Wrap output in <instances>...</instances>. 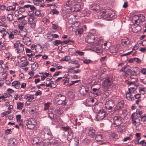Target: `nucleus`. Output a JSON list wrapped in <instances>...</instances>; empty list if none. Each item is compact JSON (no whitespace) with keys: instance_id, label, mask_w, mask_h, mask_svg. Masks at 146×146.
<instances>
[{"instance_id":"obj_1","label":"nucleus","mask_w":146,"mask_h":146,"mask_svg":"<svg viewBox=\"0 0 146 146\" xmlns=\"http://www.w3.org/2000/svg\"><path fill=\"white\" fill-rule=\"evenodd\" d=\"M52 134L49 129L44 128L42 130L40 134V138L43 140L50 141L51 139Z\"/></svg>"},{"instance_id":"obj_2","label":"nucleus","mask_w":146,"mask_h":146,"mask_svg":"<svg viewBox=\"0 0 146 146\" xmlns=\"http://www.w3.org/2000/svg\"><path fill=\"white\" fill-rule=\"evenodd\" d=\"M37 123L35 119L33 118H30L25 121V124L29 129H32L34 128L36 125Z\"/></svg>"},{"instance_id":"obj_3","label":"nucleus","mask_w":146,"mask_h":146,"mask_svg":"<svg viewBox=\"0 0 146 146\" xmlns=\"http://www.w3.org/2000/svg\"><path fill=\"white\" fill-rule=\"evenodd\" d=\"M130 75V78L131 79H137V74L136 72L135 71H132L129 69H128L125 71V75Z\"/></svg>"},{"instance_id":"obj_4","label":"nucleus","mask_w":146,"mask_h":146,"mask_svg":"<svg viewBox=\"0 0 146 146\" xmlns=\"http://www.w3.org/2000/svg\"><path fill=\"white\" fill-rule=\"evenodd\" d=\"M106 113L103 110H100L96 116V119L97 121L101 120L105 117Z\"/></svg>"},{"instance_id":"obj_5","label":"nucleus","mask_w":146,"mask_h":146,"mask_svg":"<svg viewBox=\"0 0 146 146\" xmlns=\"http://www.w3.org/2000/svg\"><path fill=\"white\" fill-rule=\"evenodd\" d=\"M15 48L18 49L20 52H23L24 50V45L21 43L19 40L16 41L15 43L14 44Z\"/></svg>"},{"instance_id":"obj_6","label":"nucleus","mask_w":146,"mask_h":146,"mask_svg":"<svg viewBox=\"0 0 146 146\" xmlns=\"http://www.w3.org/2000/svg\"><path fill=\"white\" fill-rule=\"evenodd\" d=\"M136 16L138 17V18L135 20V23L137 25L141 23H142L143 22H144L145 20V16L143 15L140 14Z\"/></svg>"},{"instance_id":"obj_7","label":"nucleus","mask_w":146,"mask_h":146,"mask_svg":"<svg viewBox=\"0 0 146 146\" xmlns=\"http://www.w3.org/2000/svg\"><path fill=\"white\" fill-rule=\"evenodd\" d=\"M95 38L93 34H91L87 36L85 39V41L88 43H91L94 42L95 40Z\"/></svg>"},{"instance_id":"obj_8","label":"nucleus","mask_w":146,"mask_h":146,"mask_svg":"<svg viewBox=\"0 0 146 146\" xmlns=\"http://www.w3.org/2000/svg\"><path fill=\"white\" fill-rule=\"evenodd\" d=\"M115 105L113 101L110 100L107 101L106 103L105 107L108 110H111Z\"/></svg>"},{"instance_id":"obj_9","label":"nucleus","mask_w":146,"mask_h":146,"mask_svg":"<svg viewBox=\"0 0 146 146\" xmlns=\"http://www.w3.org/2000/svg\"><path fill=\"white\" fill-rule=\"evenodd\" d=\"M113 124L115 125V126L119 125L121 124V120L119 116H115L113 117Z\"/></svg>"},{"instance_id":"obj_10","label":"nucleus","mask_w":146,"mask_h":146,"mask_svg":"<svg viewBox=\"0 0 146 146\" xmlns=\"http://www.w3.org/2000/svg\"><path fill=\"white\" fill-rule=\"evenodd\" d=\"M124 102L123 100H121L119 102L114 108V111H116L118 110H121L123 107Z\"/></svg>"},{"instance_id":"obj_11","label":"nucleus","mask_w":146,"mask_h":146,"mask_svg":"<svg viewBox=\"0 0 146 146\" xmlns=\"http://www.w3.org/2000/svg\"><path fill=\"white\" fill-rule=\"evenodd\" d=\"M56 100L58 104H62L65 100V97L61 94H59L56 97Z\"/></svg>"},{"instance_id":"obj_12","label":"nucleus","mask_w":146,"mask_h":146,"mask_svg":"<svg viewBox=\"0 0 146 146\" xmlns=\"http://www.w3.org/2000/svg\"><path fill=\"white\" fill-rule=\"evenodd\" d=\"M89 91V88L87 87L85 88L84 86L81 87L79 90L80 94L83 96L86 95Z\"/></svg>"},{"instance_id":"obj_13","label":"nucleus","mask_w":146,"mask_h":146,"mask_svg":"<svg viewBox=\"0 0 146 146\" xmlns=\"http://www.w3.org/2000/svg\"><path fill=\"white\" fill-rule=\"evenodd\" d=\"M32 11H29L28 12V14L30 16L28 19V21L29 23L31 25L33 24L34 23V13H31Z\"/></svg>"},{"instance_id":"obj_14","label":"nucleus","mask_w":146,"mask_h":146,"mask_svg":"<svg viewBox=\"0 0 146 146\" xmlns=\"http://www.w3.org/2000/svg\"><path fill=\"white\" fill-rule=\"evenodd\" d=\"M111 80L109 79H106L104 80L102 83V86L104 87L107 88L110 86L112 84Z\"/></svg>"},{"instance_id":"obj_15","label":"nucleus","mask_w":146,"mask_h":146,"mask_svg":"<svg viewBox=\"0 0 146 146\" xmlns=\"http://www.w3.org/2000/svg\"><path fill=\"white\" fill-rule=\"evenodd\" d=\"M132 123L134 125L138 126L140 125V119L137 117L132 118Z\"/></svg>"},{"instance_id":"obj_16","label":"nucleus","mask_w":146,"mask_h":146,"mask_svg":"<svg viewBox=\"0 0 146 146\" xmlns=\"http://www.w3.org/2000/svg\"><path fill=\"white\" fill-rule=\"evenodd\" d=\"M121 43L122 45L125 47L126 45L129 44L130 41L127 38L125 37L121 40Z\"/></svg>"},{"instance_id":"obj_17","label":"nucleus","mask_w":146,"mask_h":146,"mask_svg":"<svg viewBox=\"0 0 146 146\" xmlns=\"http://www.w3.org/2000/svg\"><path fill=\"white\" fill-rule=\"evenodd\" d=\"M95 130L92 128H90L89 129V131L88 132L89 136L92 138L94 137L96 135Z\"/></svg>"},{"instance_id":"obj_18","label":"nucleus","mask_w":146,"mask_h":146,"mask_svg":"<svg viewBox=\"0 0 146 146\" xmlns=\"http://www.w3.org/2000/svg\"><path fill=\"white\" fill-rule=\"evenodd\" d=\"M26 35H24V38H23V40H25V44L27 46H29L31 44V41L30 38L26 36Z\"/></svg>"},{"instance_id":"obj_19","label":"nucleus","mask_w":146,"mask_h":146,"mask_svg":"<svg viewBox=\"0 0 146 146\" xmlns=\"http://www.w3.org/2000/svg\"><path fill=\"white\" fill-rule=\"evenodd\" d=\"M17 143V142L15 139H11L9 140L8 144L9 146H15Z\"/></svg>"},{"instance_id":"obj_20","label":"nucleus","mask_w":146,"mask_h":146,"mask_svg":"<svg viewBox=\"0 0 146 146\" xmlns=\"http://www.w3.org/2000/svg\"><path fill=\"white\" fill-rule=\"evenodd\" d=\"M107 12L106 13V17L107 18H112L114 16V13L110 10H108Z\"/></svg>"},{"instance_id":"obj_21","label":"nucleus","mask_w":146,"mask_h":146,"mask_svg":"<svg viewBox=\"0 0 146 146\" xmlns=\"http://www.w3.org/2000/svg\"><path fill=\"white\" fill-rule=\"evenodd\" d=\"M35 50L36 52H37L38 53H41L42 51V49L41 45L40 44H37L36 45V48Z\"/></svg>"},{"instance_id":"obj_22","label":"nucleus","mask_w":146,"mask_h":146,"mask_svg":"<svg viewBox=\"0 0 146 146\" xmlns=\"http://www.w3.org/2000/svg\"><path fill=\"white\" fill-rule=\"evenodd\" d=\"M110 52L111 53H116L118 52L117 48H116V47L114 46H111L110 48Z\"/></svg>"},{"instance_id":"obj_23","label":"nucleus","mask_w":146,"mask_h":146,"mask_svg":"<svg viewBox=\"0 0 146 146\" xmlns=\"http://www.w3.org/2000/svg\"><path fill=\"white\" fill-rule=\"evenodd\" d=\"M53 110L54 111L56 114H60L62 113V111L61 108L58 107L56 108H54Z\"/></svg>"},{"instance_id":"obj_24","label":"nucleus","mask_w":146,"mask_h":146,"mask_svg":"<svg viewBox=\"0 0 146 146\" xmlns=\"http://www.w3.org/2000/svg\"><path fill=\"white\" fill-rule=\"evenodd\" d=\"M47 37L49 41H51L53 40V34L50 32L48 31L47 34Z\"/></svg>"},{"instance_id":"obj_25","label":"nucleus","mask_w":146,"mask_h":146,"mask_svg":"<svg viewBox=\"0 0 146 146\" xmlns=\"http://www.w3.org/2000/svg\"><path fill=\"white\" fill-rule=\"evenodd\" d=\"M73 134L71 131H69L67 135V140L69 141L73 137Z\"/></svg>"},{"instance_id":"obj_26","label":"nucleus","mask_w":146,"mask_h":146,"mask_svg":"<svg viewBox=\"0 0 146 146\" xmlns=\"http://www.w3.org/2000/svg\"><path fill=\"white\" fill-rule=\"evenodd\" d=\"M131 93L129 92L126 94V98L127 100L131 101L134 99L133 96H132Z\"/></svg>"},{"instance_id":"obj_27","label":"nucleus","mask_w":146,"mask_h":146,"mask_svg":"<svg viewBox=\"0 0 146 146\" xmlns=\"http://www.w3.org/2000/svg\"><path fill=\"white\" fill-rule=\"evenodd\" d=\"M48 145V146H57V142L55 140H52L51 141L49 142Z\"/></svg>"},{"instance_id":"obj_28","label":"nucleus","mask_w":146,"mask_h":146,"mask_svg":"<svg viewBox=\"0 0 146 146\" xmlns=\"http://www.w3.org/2000/svg\"><path fill=\"white\" fill-rule=\"evenodd\" d=\"M96 140L97 141H100L102 140V137L101 134L97 135L96 136Z\"/></svg>"},{"instance_id":"obj_29","label":"nucleus","mask_w":146,"mask_h":146,"mask_svg":"<svg viewBox=\"0 0 146 146\" xmlns=\"http://www.w3.org/2000/svg\"><path fill=\"white\" fill-rule=\"evenodd\" d=\"M80 6L79 5H77L75 6L74 7V9L73 10V12H78L80 10Z\"/></svg>"},{"instance_id":"obj_30","label":"nucleus","mask_w":146,"mask_h":146,"mask_svg":"<svg viewBox=\"0 0 146 146\" xmlns=\"http://www.w3.org/2000/svg\"><path fill=\"white\" fill-rule=\"evenodd\" d=\"M13 13L12 14H8L7 16V20L9 21H12L13 19Z\"/></svg>"},{"instance_id":"obj_31","label":"nucleus","mask_w":146,"mask_h":146,"mask_svg":"<svg viewBox=\"0 0 146 146\" xmlns=\"http://www.w3.org/2000/svg\"><path fill=\"white\" fill-rule=\"evenodd\" d=\"M26 17V16L23 15L22 17H20L17 19V20L18 21H20L23 23V24L25 25V20L23 19V18Z\"/></svg>"},{"instance_id":"obj_32","label":"nucleus","mask_w":146,"mask_h":146,"mask_svg":"<svg viewBox=\"0 0 146 146\" xmlns=\"http://www.w3.org/2000/svg\"><path fill=\"white\" fill-rule=\"evenodd\" d=\"M125 126L122 125L120 126L117 129V131L118 132H122L125 129Z\"/></svg>"},{"instance_id":"obj_33","label":"nucleus","mask_w":146,"mask_h":146,"mask_svg":"<svg viewBox=\"0 0 146 146\" xmlns=\"http://www.w3.org/2000/svg\"><path fill=\"white\" fill-rule=\"evenodd\" d=\"M134 31H133L134 33H137L138 31H140L141 30V27L138 25L134 28Z\"/></svg>"},{"instance_id":"obj_34","label":"nucleus","mask_w":146,"mask_h":146,"mask_svg":"<svg viewBox=\"0 0 146 146\" xmlns=\"http://www.w3.org/2000/svg\"><path fill=\"white\" fill-rule=\"evenodd\" d=\"M24 103L19 102L17 104V109L21 110L23 107Z\"/></svg>"},{"instance_id":"obj_35","label":"nucleus","mask_w":146,"mask_h":146,"mask_svg":"<svg viewBox=\"0 0 146 146\" xmlns=\"http://www.w3.org/2000/svg\"><path fill=\"white\" fill-rule=\"evenodd\" d=\"M38 66V63H36L35 64H32V66L31 67V70L33 71L35 70L37 68Z\"/></svg>"},{"instance_id":"obj_36","label":"nucleus","mask_w":146,"mask_h":146,"mask_svg":"<svg viewBox=\"0 0 146 146\" xmlns=\"http://www.w3.org/2000/svg\"><path fill=\"white\" fill-rule=\"evenodd\" d=\"M70 57L69 56H65V57L61 59L60 60L61 61H65L66 62H68L70 61Z\"/></svg>"},{"instance_id":"obj_37","label":"nucleus","mask_w":146,"mask_h":146,"mask_svg":"<svg viewBox=\"0 0 146 146\" xmlns=\"http://www.w3.org/2000/svg\"><path fill=\"white\" fill-rule=\"evenodd\" d=\"M92 50L97 53L100 52L101 50L100 48L98 47L92 48Z\"/></svg>"},{"instance_id":"obj_38","label":"nucleus","mask_w":146,"mask_h":146,"mask_svg":"<svg viewBox=\"0 0 146 146\" xmlns=\"http://www.w3.org/2000/svg\"><path fill=\"white\" fill-rule=\"evenodd\" d=\"M53 43L54 45L58 46L59 44H61L62 43V42H61L59 40H56Z\"/></svg>"},{"instance_id":"obj_39","label":"nucleus","mask_w":146,"mask_h":146,"mask_svg":"<svg viewBox=\"0 0 146 146\" xmlns=\"http://www.w3.org/2000/svg\"><path fill=\"white\" fill-rule=\"evenodd\" d=\"M49 116L52 119H54L55 120H57V119H56V115H54L52 113H49Z\"/></svg>"},{"instance_id":"obj_40","label":"nucleus","mask_w":146,"mask_h":146,"mask_svg":"<svg viewBox=\"0 0 146 146\" xmlns=\"http://www.w3.org/2000/svg\"><path fill=\"white\" fill-rule=\"evenodd\" d=\"M50 104V103L49 102L45 103L44 105V110H47L48 109Z\"/></svg>"},{"instance_id":"obj_41","label":"nucleus","mask_w":146,"mask_h":146,"mask_svg":"<svg viewBox=\"0 0 146 146\" xmlns=\"http://www.w3.org/2000/svg\"><path fill=\"white\" fill-rule=\"evenodd\" d=\"M34 15L35 14V15L39 17H40L41 16V15L40 13V10H37L35 12V13H34Z\"/></svg>"},{"instance_id":"obj_42","label":"nucleus","mask_w":146,"mask_h":146,"mask_svg":"<svg viewBox=\"0 0 146 146\" xmlns=\"http://www.w3.org/2000/svg\"><path fill=\"white\" fill-rule=\"evenodd\" d=\"M15 9V6L14 7H13L12 6H9L7 7L6 10L7 11H9L11 10L14 11Z\"/></svg>"},{"instance_id":"obj_43","label":"nucleus","mask_w":146,"mask_h":146,"mask_svg":"<svg viewBox=\"0 0 146 146\" xmlns=\"http://www.w3.org/2000/svg\"><path fill=\"white\" fill-rule=\"evenodd\" d=\"M129 92L131 93H133L134 92L135 89L133 87H131L128 89Z\"/></svg>"},{"instance_id":"obj_44","label":"nucleus","mask_w":146,"mask_h":146,"mask_svg":"<svg viewBox=\"0 0 146 146\" xmlns=\"http://www.w3.org/2000/svg\"><path fill=\"white\" fill-rule=\"evenodd\" d=\"M20 83L18 81H13L12 84V86H15L17 84H20Z\"/></svg>"},{"instance_id":"obj_45","label":"nucleus","mask_w":146,"mask_h":146,"mask_svg":"<svg viewBox=\"0 0 146 146\" xmlns=\"http://www.w3.org/2000/svg\"><path fill=\"white\" fill-rule=\"evenodd\" d=\"M19 11L21 13H24L25 11V10L23 7H19Z\"/></svg>"},{"instance_id":"obj_46","label":"nucleus","mask_w":146,"mask_h":146,"mask_svg":"<svg viewBox=\"0 0 146 146\" xmlns=\"http://www.w3.org/2000/svg\"><path fill=\"white\" fill-rule=\"evenodd\" d=\"M91 61L89 59H85L83 60L84 63L86 64H89Z\"/></svg>"},{"instance_id":"obj_47","label":"nucleus","mask_w":146,"mask_h":146,"mask_svg":"<svg viewBox=\"0 0 146 146\" xmlns=\"http://www.w3.org/2000/svg\"><path fill=\"white\" fill-rule=\"evenodd\" d=\"M8 34H9V38L11 40L14 38V34L11 33H10V34H9V33H8Z\"/></svg>"},{"instance_id":"obj_48","label":"nucleus","mask_w":146,"mask_h":146,"mask_svg":"<svg viewBox=\"0 0 146 146\" xmlns=\"http://www.w3.org/2000/svg\"><path fill=\"white\" fill-rule=\"evenodd\" d=\"M3 68L1 65H0V73H2L3 75H4L5 74L6 72H3Z\"/></svg>"},{"instance_id":"obj_49","label":"nucleus","mask_w":146,"mask_h":146,"mask_svg":"<svg viewBox=\"0 0 146 146\" xmlns=\"http://www.w3.org/2000/svg\"><path fill=\"white\" fill-rule=\"evenodd\" d=\"M14 14L15 16L16 17H18L20 15V13H19V11L17 10L15 11Z\"/></svg>"},{"instance_id":"obj_50","label":"nucleus","mask_w":146,"mask_h":146,"mask_svg":"<svg viewBox=\"0 0 146 146\" xmlns=\"http://www.w3.org/2000/svg\"><path fill=\"white\" fill-rule=\"evenodd\" d=\"M51 12H52L53 14H57L59 13V11L55 9H53L51 11Z\"/></svg>"},{"instance_id":"obj_51","label":"nucleus","mask_w":146,"mask_h":146,"mask_svg":"<svg viewBox=\"0 0 146 146\" xmlns=\"http://www.w3.org/2000/svg\"><path fill=\"white\" fill-rule=\"evenodd\" d=\"M72 4V1H68L66 4V5L67 7H70L71 6Z\"/></svg>"},{"instance_id":"obj_52","label":"nucleus","mask_w":146,"mask_h":146,"mask_svg":"<svg viewBox=\"0 0 146 146\" xmlns=\"http://www.w3.org/2000/svg\"><path fill=\"white\" fill-rule=\"evenodd\" d=\"M21 115H17L16 117V119L18 122H20L21 121Z\"/></svg>"},{"instance_id":"obj_53","label":"nucleus","mask_w":146,"mask_h":146,"mask_svg":"<svg viewBox=\"0 0 146 146\" xmlns=\"http://www.w3.org/2000/svg\"><path fill=\"white\" fill-rule=\"evenodd\" d=\"M129 67V66L128 65H126L125 67H123L122 68V69L123 70V72L125 73V71L126 70H127L128 69H129L128 67Z\"/></svg>"},{"instance_id":"obj_54","label":"nucleus","mask_w":146,"mask_h":146,"mask_svg":"<svg viewBox=\"0 0 146 146\" xmlns=\"http://www.w3.org/2000/svg\"><path fill=\"white\" fill-rule=\"evenodd\" d=\"M29 62L27 61H26L22 64L21 66L23 67H25L27 65L29 64Z\"/></svg>"},{"instance_id":"obj_55","label":"nucleus","mask_w":146,"mask_h":146,"mask_svg":"<svg viewBox=\"0 0 146 146\" xmlns=\"http://www.w3.org/2000/svg\"><path fill=\"white\" fill-rule=\"evenodd\" d=\"M136 136L137 137V141H138L139 139H140V134L139 133H137L136 134Z\"/></svg>"},{"instance_id":"obj_56","label":"nucleus","mask_w":146,"mask_h":146,"mask_svg":"<svg viewBox=\"0 0 146 146\" xmlns=\"http://www.w3.org/2000/svg\"><path fill=\"white\" fill-rule=\"evenodd\" d=\"M144 88H139V92H141V93L143 94H144L145 93V92L144 90Z\"/></svg>"},{"instance_id":"obj_57","label":"nucleus","mask_w":146,"mask_h":146,"mask_svg":"<svg viewBox=\"0 0 146 146\" xmlns=\"http://www.w3.org/2000/svg\"><path fill=\"white\" fill-rule=\"evenodd\" d=\"M54 84L53 81H51L48 84H46V86L47 87H50L51 88V86H52V84Z\"/></svg>"},{"instance_id":"obj_58","label":"nucleus","mask_w":146,"mask_h":146,"mask_svg":"<svg viewBox=\"0 0 146 146\" xmlns=\"http://www.w3.org/2000/svg\"><path fill=\"white\" fill-rule=\"evenodd\" d=\"M131 140V138L129 137H126L124 138L123 141H129Z\"/></svg>"},{"instance_id":"obj_59","label":"nucleus","mask_w":146,"mask_h":146,"mask_svg":"<svg viewBox=\"0 0 146 146\" xmlns=\"http://www.w3.org/2000/svg\"><path fill=\"white\" fill-rule=\"evenodd\" d=\"M134 61L137 63H140L141 62V60L138 58H134L133 59Z\"/></svg>"},{"instance_id":"obj_60","label":"nucleus","mask_w":146,"mask_h":146,"mask_svg":"<svg viewBox=\"0 0 146 146\" xmlns=\"http://www.w3.org/2000/svg\"><path fill=\"white\" fill-rule=\"evenodd\" d=\"M1 49L3 50H7V49L5 45L4 44H3L1 46Z\"/></svg>"},{"instance_id":"obj_61","label":"nucleus","mask_w":146,"mask_h":146,"mask_svg":"<svg viewBox=\"0 0 146 146\" xmlns=\"http://www.w3.org/2000/svg\"><path fill=\"white\" fill-rule=\"evenodd\" d=\"M62 130L64 131H66L68 130L69 129V127H62Z\"/></svg>"},{"instance_id":"obj_62","label":"nucleus","mask_w":146,"mask_h":146,"mask_svg":"<svg viewBox=\"0 0 146 146\" xmlns=\"http://www.w3.org/2000/svg\"><path fill=\"white\" fill-rule=\"evenodd\" d=\"M29 99H28V101L31 102V101L34 99V97L32 95H31L29 96Z\"/></svg>"},{"instance_id":"obj_63","label":"nucleus","mask_w":146,"mask_h":146,"mask_svg":"<svg viewBox=\"0 0 146 146\" xmlns=\"http://www.w3.org/2000/svg\"><path fill=\"white\" fill-rule=\"evenodd\" d=\"M58 27V25L56 24H53L52 25V27L55 29H57Z\"/></svg>"},{"instance_id":"obj_64","label":"nucleus","mask_w":146,"mask_h":146,"mask_svg":"<svg viewBox=\"0 0 146 146\" xmlns=\"http://www.w3.org/2000/svg\"><path fill=\"white\" fill-rule=\"evenodd\" d=\"M141 72L143 74H146V69L143 68L141 70Z\"/></svg>"}]
</instances>
